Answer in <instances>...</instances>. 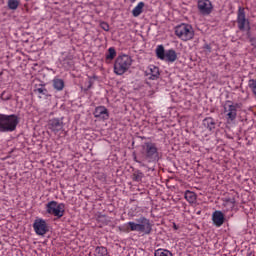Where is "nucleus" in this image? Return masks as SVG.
I'll return each mask as SVG.
<instances>
[{
  "mask_svg": "<svg viewBox=\"0 0 256 256\" xmlns=\"http://www.w3.org/2000/svg\"><path fill=\"white\" fill-rule=\"evenodd\" d=\"M161 159V153L157 143L145 142L139 156H134V161L139 163L140 167H147L146 163H157Z\"/></svg>",
  "mask_w": 256,
  "mask_h": 256,
  "instance_id": "f257e3e1",
  "label": "nucleus"
},
{
  "mask_svg": "<svg viewBox=\"0 0 256 256\" xmlns=\"http://www.w3.org/2000/svg\"><path fill=\"white\" fill-rule=\"evenodd\" d=\"M119 231L122 233H131V231H136L137 233H142L143 235H151L153 231V224L151 220L145 216H141L136 219V222L130 221L124 223L118 227Z\"/></svg>",
  "mask_w": 256,
  "mask_h": 256,
  "instance_id": "f03ea898",
  "label": "nucleus"
},
{
  "mask_svg": "<svg viewBox=\"0 0 256 256\" xmlns=\"http://www.w3.org/2000/svg\"><path fill=\"white\" fill-rule=\"evenodd\" d=\"M19 125V117L17 115L0 114V133H13Z\"/></svg>",
  "mask_w": 256,
  "mask_h": 256,
  "instance_id": "7ed1b4c3",
  "label": "nucleus"
},
{
  "mask_svg": "<svg viewBox=\"0 0 256 256\" xmlns=\"http://www.w3.org/2000/svg\"><path fill=\"white\" fill-rule=\"evenodd\" d=\"M239 111V103L226 101L223 105V115L228 125H233L237 121V112Z\"/></svg>",
  "mask_w": 256,
  "mask_h": 256,
  "instance_id": "20e7f679",
  "label": "nucleus"
},
{
  "mask_svg": "<svg viewBox=\"0 0 256 256\" xmlns=\"http://www.w3.org/2000/svg\"><path fill=\"white\" fill-rule=\"evenodd\" d=\"M133 64V59L129 55L118 56L114 62V73L116 75H125L129 71L131 65Z\"/></svg>",
  "mask_w": 256,
  "mask_h": 256,
  "instance_id": "39448f33",
  "label": "nucleus"
},
{
  "mask_svg": "<svg viewBox=\"0 0 256 256\" xmlns=\"http://www.w3.org/2000/svg\"><path fill=\"white\" fill-rule=\"evenodd\" d=\"M175 35L181 41H191L195 37L193 26L189 24H181L175 28Z\"/></svg>",
  "mask_w": 256,
  "mask_h": 256,
  "instance_id": "423d86ee",
  "label": "nucleus"
},
{
  "mask_svg": "<svg viewBox=\"0 0 256 256\" xmlns=\"http://www.w3.org/2000/svg\"><path fill=\"white\" fill-rule=\"evenodd\" d=\"M45 209L48 215H53V217H57V219H61V217L65 215V204L55 200L48 202Z\"/></svg>",
  "mask_w": 256,
  "mask_h": 256,
  "instance_id": "0eeeda50",
  "label": "nucleus"
},
{
  "mask_svg": "<svg viewBox=\"0 0 256 256\" xmlns=\"http://www.w3.org/2000/svg\"><path fill=\"white\" fill-rule=\"evenodd\" d=\"M33 229L36 235L43 237L49 233V224H47V220L43 218H36L33 223Z\"/></svg>",
  "mask_w": 256,
  "mask_h": 256,
  "instance_id": "6e6552de",
  "label": "nucleus"
},
{
  "mask_svg": "<svg viewBox=\"0 0 256 256\" xmlns=\"http://www.w3.org/2000/svg\"><path fill=\"white\" fill-rule=\"evenodd\" d=\"M237 25L240 31H251L249 20L245 16V8L239 7L237 13Z\"/></svg>",
  "mask_w": 256,
  "mask_h": 256,
  "instance_id": "1a4fd4ad",
  "label": "nucleus"
},
{
  "mask_svg": "<svg viewBox=\"0 0 256 256\" xmlns=\"http://www.w3.org/2000/svg\"><path fill=\"white\" fill-rule=\"evenodd\" d=\"M47 127L51 133H54V135H59V133H63L65 131V124L63 123V120L59 118L50 119L48 121Z\"/></svg>",
  "mask_w": 256,
  "mask_h": 256,
  "instance_id": "9d476101",
  "label": "nucleus"
},
{
  "mask_svg": "<svg viewBox=\"0 0 256 256\" xmlns=\"http://www.w3.org/2000/svg\"><path fill=\"white\" fill-rule=\"evenodd\" d=\"M197 8L200 15H203L204 17L213 13V3H211V0H198Z\"/></svg>",
  "mask_w": 256,
  "mask_h": 256,
  "instance_id": "9b49d317",
  "label": "nucleus"
},
{
  "mask_svg": "<svg viewBox=\"0 0 256 256\" xmlns=\"http://www.w3.org/2000/svg\"><path fill=\"white\" fill-rule=\"evenodd\" d=\"M94 117L107 121V119H109V110H107L105 106H98L95 108Z\"/></svg>",
  "mask_w": 256,
  "mask_h": 256,
  "instance_id": "f8f14e48",
  "label": "nucleus"
},
{
  "mask_svg": "<svg viewBox=\"0 0 256 256\" xmlns=\"http://www.w3.org/2000/svg\"><path fill=\"white\" fill-rule=\"evenodd\" d=\"M160 75L161 72H159V67L155 65H150L146 70V77L151 81H156V79H159Z\"/></svg>",
  "mask_w": 256,
  "mask_h": 256,
  "instance_id": "ddd939ff",
  "label": "nucleus"
},
{
  "mask_svg": "<svg viewBox=\"0 0 256 256\" xmlns=\"http://www.w3.org/2000/svg\"><path fill=\"white\" fill-rule=\"evenodd\" d=\"M212 221L216 227H221L225 223V215L223 212L216 210L212 214Z\"/></svg>",
  "mask_w": 256,
  "mask_h": 256,
  "instance_id": "4468645a",
  "label": "nucleus"
},
{
  "mask_svg": "<svg viewBox=\"0 0 256 256\" xmlns=\"http://www.w3.org/2000/svg\"><path fill=\"white\" fill-rule=\"evenodd\" d=\"M184 199L190 203V205H193L197 203V194L191 190H186L184 193Z\"/></svg>",
  "mask_w": 256,
  "mask_h": 256,
  "instance_id": "2eb2a0df",
  "label": "nucleus"
},
{
  "mask_svg": "<svg viewBox=\"0 0 256 256\" xmlns=\"http://www.w3.org/2000/svg\"><path fill=\"white\" fill-rule=\"evenodd\" d=\"M203 125L208 131H214L215 127H217V122H215V119L208 117L203 120Z\"/></svg>",
  "mask_w": 256,
  "mask_h": 256,
  "instance_id": "dca6fc26",
  "label": "nucleus"
},
{
  "mask_svg": "<svg viewBox=\"0 0 256 256\" xmlns=\"http://www.w3.org/2000/svg\"><path fill=\"white\" fill-rule=\"evenodd\" d=\"M52 85L56 91H63L65 89V81L57 77L52 80Z\"/></svg>",
  "mask_w": 256,
  "mask_h": 256,
  "instance_id": "f3484780",
  "label": "nucleus"
},
{
  "mask_svg": "<svg viewBox=\"0 0 256 256\" xmlns=\"http://www.w3.org/2000/svg\"><path fill=\"white\" fill-rule=\"evenodd\" d=\"M165 60L169 63H175V61H177V52H175L173 49L167 50Z\"/></svg>",
  "mask_w": 256,
  "mask_h": 256,
  "instance_id": "a211bd4d",
  "label": "nucleus"
},
{
  "mask_svg": "<svg viewBox=\"0 0 256 256\" xmlns=\"http://www.w3.org/2000/svg\"><path fill=\"white\" fill-rule=\"evenodd\" d=\"M94 256H109V251L105 246H97L94 250Z\"/></svg>",
  "mask_w": 256,
  "mask_h": 256,
  "instance_id": "6ab92c4d",
  "label": "nucleus"
},
{
  "mask_svg": "<svg viewBox=\"0 0 256 256\" xmlns=\"http://www.w3.org/2000/svg\"><path fill=\"white\" fill-rule=\"evenodd\" d=\"M115 57H117V51L114 47H110L106 53V63H111Z\"/></svg>",
  "mask_w": 256,
  "mask_h": 256,
  "instance_id": "aec40b11",
  "label": "nucleus"
},
{
  "mask_svg": "<svg viewBox=\"0 0 256 256\" xmlns=\"http://www.w3.org/2000/svg\"><path fill=\"white\" fill-rule=\"evenodd\" d=\"M143 7H145V2H139L132 10L133 17H139L143 13Z\"/></svg>",
  "mask_w": 256,
  "mask_h": 256,
  "instance_id": "412c9836",
  "label": "nucleus"
},
{
  "mask_svg": "<svg viewBox=\"0 0 256 256\" xmlns=\"http://www.w3.org/2000/svg\"><path fill=\"white\" fill-rule=\"evenodd\" d=\"M167 52H165V47L163 45H158L156 48V57L158 59H161V61H165V55Z\"/></svg>",
  "mask_w": 256,
  "mask_h": 256,
  "instance_id": "4be33fe9",
  "label": "nucleus"
},
{
  "mask_svg": "<svg viewBox=\"0 0 256 256\" xmlns=\"http://www.w3.org/2000/svg\"><path fill=\"white\" fill-rule=\"evenodd\" d=\"M143 177H145V174L137 170L132 174V181H135L136 183H141V181H143Z\"/></svg>",
  "mask_w": 256,
  "mask_h": 256,
  "instance_id": "5701e85b",
  "label": "nucleus"
},
{
  "mask_svg": "<svg viewBox=\"0 0 256 256\" xmlns=\"http://www.w3.org/2000/svg\"><path fill=\"white\" fill-rule=\"evenodd\" d=\"M154 256H173V253L167 249L159 248L155 250Z\"/></svg>",
  "mask_w": 256,
  "mask_h": 256,
  "instance_id": "b1692460",
  "label": "nucleus"
},
{
  "mask_svg": "<svg viewBox=\"0 0 256 256\" xmlns=\"http://www.w3.org/2000/svg\"><path fill=\"white\" fill-rule=\"evenodd\" d=\"M19 3V0H8V9L16 11V9L19 7Z\"/></svg>",
  "mask_w": 256,
  "mask_h": 256,
  "instance_id": "393cba45",
  "label": "nucleus"
},
{
  "mask_svg": "<svg viewBox=\"0 0 256 256\" xmlns=\"http://www.w3.org/2000/svg\"><path fill=\"white\" fill-rule=\"evenodd\" d=\"M247 38L249 40V43H251V45L253 47H255V45H256V37L255 36H251V30L247 31Z\"/></svg>",
  "mask_w": 256,
  "mask_h": 256,
  "instance_id": "a878e982",
  "label": "nucleus"
},
{
  "mask_svg": "<svg viewBox=\"0 0 256 256\" xmlns=\"http://www.w3.org/2000/svg\"><path fill=\"white\" fill-rule=\"evenodd\" d=\"M73 60H69V59H65L64 60V67L66 69H71V67H73Z\"/></svg>",
  "mask_w": 256,
  "mask_h": 256,
  "instance_id": "bb28decb",
  "label": "nucleus"
},
{
  "mask_svg": "<svg viewBox=\"0 0 256 256\" xmlns=\"http://www.w3.org/2000/svg\"><path fill=\"white\" fill-rule=\"evenodd\" d=\"M35 91H36V93H39L40 95H47V90L45 87L37 88Z\"/></svg>",
  "mask_w": 256,
  "mask_h": 256,
  "instance_id": "cd10ccee",
  "label": "nucleus"
},
{
  "mask_svg": "<svg viewBox=\"0 0 256 256\" xmlns=\"http://www.w3.org/2000/svg\"><path fill=\"white\" fill-rule=\"evenodd\" d=\"M101 29H103L104 31H109V24H107L106 22H102L100 24Z\"/></svg>",
  "mask_w": 256,
  "mask_h": 256,
  "instance_id": "c85d7f7f",
  "label": "nucleus"
},
{
  "mask_svg": "<svg viewBox=\"0 0 256 256\" xmlns=\"http://www.w3.org/2000/svg\"><path fill=\"white\" fill-rule=\"evenodd\" d=\"M207 51H208V53H211V46L210 45H205V47H204Z\"/></svg>",
  "mask_w": 256,
  "mask_h": 256,
  "instance_id": "c756f323",
  "label": "nucleus"
},
{
  "mask_svg": "<svg viewBox=\"0 0 256 256\" xmlns=\"http://www.w3.org/2000/svg\"><path fill=\"white\" fill-rule=\"evenodd\" d=\"M155 94V91H150V95H154Z\"/></svg>",
  "mask_w": 256,
  "mask_h": 256,
  "instance_id": "7c9ffc66",
  "label": "nucleus"
},
{
  "mask_svg": "<svg viewBox=\"0 0 256 256\" xmlns=\"http://www.w3.org/2000/svg\"><path fill=\"white\" fill-rule=\"evenodd\" d=\"M230 202H231V203H235V199H232Z\"/></svg>",
  "mask_w": 256,
  "mask_h": 256,
  "instance_id": "2f4dec72",
  "label": "nucleus"
}]
</instances>
